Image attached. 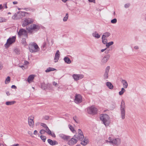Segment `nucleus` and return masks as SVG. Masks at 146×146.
<instances>
[{"mask_svg": "<svg viewBox=\"0 0 146 146\" xmlns=\"http://www.w3.org/2000/svg\"><path fill=\"white\" fill-rule=\"evenodd\" d=\"M100 119L106 126H108L110 123L109 117L106 114H104L101 115Z\"/></svg>", "mask_w": 146, "mask_h": 146, "instance_id": "f257e3e1", "label": "nucleus"}, {"mask_svg": "<svg viewBox=\"0 0 146 146\" xmlns=\"http://www.w3.org/2000/svg\"><path fill=\"white\" fill-rule=\"evenodd\" d=\"M125 106L124 101L122 100L120 106V111L121 118L123 119H125Z\"/></svg>", "mask_w": 146, "mask_h": 146, "instance_id": "f03ea898", "label": "nucleus"}, {"mask_svg": "<svg viewBox=\"0 0 146 146\" xmlns=\"http://www.w3.org/2000/svg\"><path fill=\"white\" fill-rule=\"evenodd\" d=\"M29 49L30 52H36L39 48L37 44L34 42L30 44L29 45Z\"/></svg>", "mask_w": 146, "mask_h": 146, "instance_id": "7ed1b4c3", "label": "nucleus"}, {"mask_svg": "<svg viewBox=\"0 0 146 146\" xmlns=\"http://www.w3.org/2000/svg\"><path fill=\"white\" fill-rule=\"evenodd\" d=\"M40 29L39 27L37 25L33 24L29 27H27V29L29 32L32 33L33 31H37Z\"/></svg>", "mask_w": 146, "mask_h": 146, "instance_id": "20e7f679", "label": "nucleus"}, {"mask_svg": "<svg viewBox=\"0 0 146 146\" xmlns=\"http://www.w3.org/2000/svg\"><path fill=\"white\" fill-rule=\"evenodd\" d=\"M16 37L15 36H13L10 37L7 39L6 43L5 44L6 48H8L15 41Z\"/></svg>", "mask_w": 146, "mask_h": 146, "instance_id": "39448f33", "label": "nucleus"}, {"mask_svg": "<svg viewBox=\"0 0 146 146\" xmlns=\"http://www.w3.org/2000/svg\"><path fill=\"white\" fill-rule=\"evenodd\" d=\"M78 134H76L74 136V137H75L78 140L82 141L84 138L83 133L81 130L79 129L78 130Z\"/></svg>", "mask_w": 146, "mask_h": 146, "instance_id": "423d86ee", "label": "nucleus"}, {"mask_svg": "<svg viewBox=\"0 0 146 146\" xmlns=\"http://www.w3.org/2000/svg\"><path fill=\"white\" fill-rule=\"evenodd\" d=\"M88 112L90 114H95L97 111V109L94 106H92L88 109Z\"/></svg>", "mask_w": 146, "mask_h": 146, "instance_id": "0eeeda50", "label": "nucleus"}, {"mask_svg": "<svg viewBox=\"0 0 146 146\" xmlns=\"http://www.w3.org/2000/svg\"><path fill=\"white\" fill-rule=\"evenodd\" d=\"M82 101V99L81 96L79 94H76L74 100V102L77 104H78L81 103Z\"/></svg>", "mask_w": 146, "mask_h": 146, "instance_id": "6e6552de", "label": "nucleus"}, {"mask_svg": "<svg viewBox=\"0 0 146 146\" xmlns=\"http://www.w3.org/2000/svg\"><path fill=\"white\" fill-rule=\"evenodd\" d=\"M33 21V20L32 19L29 18L25 19L22 24V26L23 27H25L29 24L32 23Z\"/></svg>", "mask_w": 146, "mask_h": 146, "instance_id": "1a4fd4ad", "label": "nucleus"}, {"mask_svg": "<svg viewBox=\"0 0 146 146\" xmlns=\"http://www.w3.org/2000/svg\"><path fill=\"white\" fill-rule=\"evenodd\" d=\"M110 54H107L105 56L101 59V63L102 64H106L108 60L110 57Z\"/></svg>", "mask_w": 146, "mask_h": 146, "instance_id": "9d476101", "label": "nucleus"}, {"mask_svg": "<svg viewBox=\"0 0 146 146\" xmlns=\"http://www.w3.org/2000/svg\"><path fill=\"white\" fill-rule=\"evenodd\" d=\"M34 117L30 116L28 118V122L29 125L31 127H33L34 125L33 119Z\"/></svg>", "mask_w": 146, "mask_h": 146, "instance_id": "9b49d317", "label": "nucleus"}, {"mask_svg": "<svg viewBox=\"0 0 146 146\" xmlns=\"http://www.w3.org/2000/svg\"><path fill=\"white\" fill-rule=\"evenodd\" d=\"M110 69V66H107L105 69V72L104 75V79H107L108 78V73Z\"/></svg>", "mask_w": 146, "mask_h": 146, "instance_id": "f8f14e48", "label": "nucleus"}, {"mask_svg": "<svg viewBox=\"0 0 146 146\" xmlns=\"http://www.w3.org/2000/svg\"><path fill=\"white\" fill-rule=\"evenodd\" d=\"M84 75L81 74H74L72 75V77L75 81H77L79 79L82 78L84 77Z\"/></svg>", "mask_w": 146, "mask_h": 146, "instance_id": "ddd939ff", "label": "nucleus"}, {"mask_svg": "<svg viewBox=\"0 0 146 146\" xmlns=\"http://www.w3.org/2000/svg\"><path fill=\"white\" fill-rule=\"evenodd\" d=\"M59 137L64 141H67L70 138L69 136L63 134H60L59 135Z\"/></svg>", "mask_w": 146, "mask_h": 146, "instance_id": "4468645a", "label": "nucleus"}, {"mask_svg": "<svg viewBox=\"0 0 146 146\" xmlns=\"http://www.w3.org/2000/svg\"><path fill=\"white\" fill-rule=\"evenodd\" d=\"M76 138L73 137V138H71V139L68 142V143L69 145H73L76 144L77 142V139H75Z\"/></svg>", "mask_w": 146, "mask_h": 146, "instance_id": "2eb2a0df", "label": "nucleus"}, {"mask_svg": "<svg viewBox=\"0 0 146 146\" xmlns=\"http://www.w3.org/2000/svg\"><path fill=\"white\" fill-rule=\"evenodd\" d=\"M60 54H59V51L58 50L56 51L55 55V57L54 58V62H57L60 57Z\"/></svg>", "mask_w": 146, "mask_h": 146, "instance_id": "dca6fc26", "label": "nucleus"}, {"mask_svg": "<svg viewBox=\"0 0 146 146\" xmlns=\"http://www.w3.org/2000/svg\"><path fill=\"white\" fill-rule=\"evenodd\" d=\"M27 33L26 31L23 29H21L18 32V34L19 36H21L23 35H25Z\"/></svg>", "mask_w": 146, "mask_h": 146, "instance_id": "f3484780", "label": "nucleus"}, {"mask_svg": "<svg viewBox=\"0 0 146 146\" xmlns=\"http://www.w3.org/2000/svg\"><path fill=\"white\" fill-rule=\"evenodd\" d=\"M48 143L51 145H57L58 144V142L56 141H53L50 139H48L47 140Z\"/></svg>", "mask_w": 146, "mask_h": 146, "instance_id": "a211bd4d", "label": "nucleus"}, {"mask_svg": "<svg viewBox=\"0 0 146 146\" xmlns=\"http://www.w3.org/2000/svg\"><path fill=\"white\" fill-rule=\"evenodd\" d=\"M88 142V139L87 137H85L83 141H82L81 144L84 146L86 145Z\"/></svg>", "mask_w": 146, "mask_h": 146, "instance_id": "6ab92c4d", "label": "nucleus"}, {"mask_svg": "<svg viewBox=\"0 0 146 146\" xmlns=\"http://www.w3.org/2000/svg\"><path fill=\"white\" fill-rule=\"evenodd\" d=\"M50 86V84H46L44 82L41 84V88L44 90H45L48 88V86Z\"/></svg>", "mask_w": 146, "mask_h": 146, "instance_id": "aec40b11", "label": "nucleus"}, {"mask_svg": "<svg viewBox=\"0 0 146 146\" xmlns=\"http://www.w3.org/2000/svg\"><path fill=\"white\" fill-rule=\"evenodd\" d=\"M106 86L108 88L111 90H112L113 88V86L112 84L110 82H107L106 83Z\"/></svg>", "mask_w": 146, "mask_h": 146, "instance_id": "412c9836", "label": "nucleus"}, {"mask_svg": "<svg viewBox=\"0 0 146 146\" xmlns=\"http://www.w3.org/2000/svg\"><path fill=\"white\" fill-rule=\"evenodd\" d=\"M92 36L96 38H99L100 36L96 31H94L92 34Z\"/></svg>", "mask_w": 146, "mask_h": 146, "instance_id": "4be33fe9", "label": "nucleus"}, {"mask_svg": "<svg viewBox=\"0 0 146 146\" xmlns=\"http://www.w3.org/2000/svg\"><path fill=\"white\" fill-rule=\"evenodd\" d=\"M120 142V140L119 138L114 139H112V144L115 145L119 144Z\"/></svg>", "mask_w": 146, "mask_h": 146, "instance_id": "5701e85b", "label": "nucleus"}, {"mask_svg": "<svg viewBox=\"0 0 146 146\" xmlns=\"http://www.w3.org/2000/svg\"><path fill=\"white\" fill-rule=\"evenodd\" d=\"M121 82L123 83V88H126L127 87L128 84L125 80H122Z\"/></svg>", "mask_w": 146, "mask_h": 146, "instance_id": "b1692460", "label": "nucleus"}, {"mask_svg": "<svg viewBox=\"0 0 146 146\" xmlns=\"http://www.w3.org/2000/svg\"><path fill=\"white\" fill-rule=\"evenodd\" d=\"M64 60L66 63L68 64H70L71 63V61L68 57H65L64 58Z\"/></svg>", "mask_w": 146, "mask_h": 146, "instance_id": "393cba45", "label": "nucleus"}, {"mask_svg": "<svg viewBox=\"0 0 146 146\" xmlns=\"http://www.w3.org/2000/svg\"><path fill=\"white\" fill-rule=\"evenodd\" d=\"M35 75H31L28 77L27 80L29 83H30L31 81L33 80L34 78Z\"/></svg>", "mask_w": 146, "mask_h": 146, "instance_id": "a878e982", "label": "nucleus"}, {"mask_svg": "<svg viewBox=\"0 0 146 146\" xmlns=\"http://www.w3.org/2000/svg\"><path fill=\"white\" fill-rule=\"evenodd\" d=\"M47 44L46 42H43L42 46L41 48L43 50H45L47 48Z\"/></svg>", "mask_w": 146, "mask_h": 146, "instance_id": "bb28decb", "label": "nucleus"}, {"mask_svg": "<svg viewBox=\"0 0 146 146\" xmlns=\"http://www.w3.org/2000/svg\"><path fill=\"white\" fill-rule=\"evenodd\" d=\"M15 102H16L15 101H7L6 102L5 104L8 106L14 104Z\"/></svg>", "mask_w": 146, "mask_h": 146, "instance_id": "cd10ccee", "label": "nucleus"}, {"mask_svg": "<svg viewBox=\"0 0 146 146\" xmlns=\"http://www.w3.org/2000/svg\"><path fill=\"white\" fill-rule=\"evenodd\" d=\"M55 70H56V69L55 68L51 67H49L45 70V71L46 72H48L50 71H53Z\"/></svg>", "mask_w": 146, "mask_h": 146, "instance_id": "c85d7f7f", "label": "nucleus"}, {"mask_svg": "<svg viewBox=\"0 0 146 146\" xmlns=\"http://www.w3.org/2000/svg\"><path fill=\"white\" fill-rule=\"evenodd\" d=\"M102 43L104 44H106L107 42V40L106 38L102 37Z\"/></svg>", "mask_w": 146, "mask_h": 146, "instance_id": "c756f323", "label": "nucleus"}, {"mask_svg": "<svg viewBox=\"0 0 146 146\" xmlns=\"http://www.w3.org/2000/svg\"><path fill=\"white\" fill-rule=\"evenodd\" d=\"M110 35V33L109 32H106L104 33V34L102 36L106 38L109 36Z\"/></svg>", "mask_w": 146, "mask_h": 146, "instance_id": "7c9ffc66", "label": "nucleus"}, {"mask_svg": "<svg viewBox=\"0 0 146 146\" xmlns=\"http://www.w3.org/2000/svg\"><path fill=\"white\" fill-rule=\"evenodd\" d=\"M125 91V90L124 88H121V91L119 92V94L120 95H122Z\"/></svg>", "mask_w": 146, "mask_h": 146, "instance_id": "2f4dec72", "label": "nucleus"}, {"mask_svg": "<svg viewBox=\"0 0 146 146\" xmlns=\"http://www.w3.org/2000/svg\"><path fill=\"white\" fill-rule=\"evenodd\" d=\"M113 44V41H111L108 43H107L106 44V46L107 48L109 47L110 46L112 45Z\"/></svg>", "mask_w": 146, "mask_h": 146, "instance_id": "473e14b6", "label": "nucleus"}, {"mask_svg": "<svg viewBox=\"0 0 146 146\" xmlns=\"http://www.w3.org/2000/svg\"><path fill=\"white\" fill-rule=\"evenodd\" d=\"M10 81V77L9 76H8L6 78L5 80V84H7L9 83Z\"/></svg>", "mask_w": 146, "mask_h": 146, "instance_id": "72a5a7b5", "label": "nucleus"}, {"mask_svg": "<svg viewBox=\"0 0 146 146\" xmlns=\"http://www.w3.org/2000/svg\"><path fill=\"white\" fill-rule=\"evenodd\" d=\"M46 132L48 134L50 135V134H51V131L49 129L48 127L46 129Z\"/></svg>", "mask_w": 146, "mask_h": 146, "instance_id": "f704fd0d", "label": "nucleus"}, {"mask_svg": "<svg viewBox=\"0 0 146 146\" xmlns=\"http://www.w3.org/2000/svg\"><path fill=\"white\" fill-rule=\"evenodd\" d=\"M41 139L44 142H45L46 139V137L43 135H41L40 137Z\"/></svg>", "mask_w": 146, "mask_h": 146, "instance_id": "c9c22d12", "label": "nucleus"}, {"mask_svg": "<svg viewBox=\"0 0 146 146\" xmlns=\"http://www.w3.org/2000/svg\"><path fill=\"white\" fill-rule=\"evenodd\" d=\"M111 23L113 24L116 23L117 22V19L116 18H114L111 20Z\"/></svg>", "mask_w": 146, "mask_h": 146, "instance_id": "e433bc0d", "label": "nucleus"}, {"mask_svg": "<svg viewBox=\"0 0 146 146\" xmlns=\"http://www.w3.org/2000/svg\"><path fill=\"white\" fill-rule=\"evenodd\" d=\"M68 13H66L65 17H64L63 19V20L64 21H67L68 18Z\"/></svg>", "mask_w": 146, "mask_h": 146, "instance_id": "4c0bfd02", "label": "nucleus"}, {"mask_svg": "<svg viewBox=\"0 0 146 146\" xmlns=\"http://www.w3.org/2000/svg\"><path fill=\"white\" fill-rule=\"evenodd\" d=\"M69 126L70 130L72 131V132L74 133L75 131V130L74 129L73 127L70 125H69Z\"/></svg>", "mask_w": 146, "mask_h": 146, "instance_id": "58836bf2", "label": "nucleus"}, {"mask_svg": "<svg viewBox=\"0 0 146 146\" xmlns=\"http://www.w3.org/2000/svg\"><path fill=\"white\" fill-rule=\"evenodd\" d=\"M7 20L4 18L0 17V23L6 21Z\"/></svg>", "mask_w": 146, "mask_h": 146, "instance_id": "ea45409f", "label": "nucleus"}, {"mask_svg": "<svg viewBox=\"0 0 146 146\" xmlns=\"http://www.w3.org/2000/svg\"><path fill=\"white\" fill-rule=\"evenodd\" d=\"M21 42L22 44H25L26 43V39L24 38H22L21 41Z\"/></svg>", "mask_w": 146, "mask_h": 146, "instance_id": "a19ab883", "label": "nucleus"}, {"mask_svg": "<svg viewBox=\"0 0 146 146\" xmlns=\"http://www.w3.org/2000/svg\"><path fill=\"white\" fill-rule=\"evenodd\" d=\"M41 125L45 128V129L48 127L47 125L44 123H41Z\"/></svg>", "mask_w": 146, "mask_h": 146, "instance_id": "79ce46f5", "label": "nucleus"}, {"mask_svg": "<svg viewBox=\"0 0 146 146\" xmlns=\"http://www.w3.org/2000/svg\"><path fill=\"white\" fill-rule=\"evenodd\" d=\"M46 132V131L43 129H41L40 130V133L41 134H44Z\"/></svg>", "mask_w": 146, "mask_h": 146, "instance_id": "37998d69", "label": "nucleus"}, {"mask_svg": "<svg viewBox=\"0 0 146 146\" xmlns=\"http://www.w3.org/2000/svg\"><path fill=\"white\" fill-rule=\"evenodd\" d=\"M130 4L129 3L126 4L125 5L124 7L126 8H127L129 7Z\"/></svg>", "mask_w": 146, "mask_h": 146, "instance_id": "c03bdc74", "label": "nucleus"}, {"mask_svg": "<svg viewBox=\"0 0 146 146\" xmlns=\"http://www.w3.org/2000/svg\"><path fill=\"white\" fill-rule=\"evenodd\" d=\"M52 84L54 86L56 87L58 86V84L56 83V82L54 81L53 82Z\"/></svg>", "mask_w": 146, "mask_h": 146, "instance_id": "a18cd8bd", "label": "nucleus"}, {"mask_svg": "<svg viewBox=\"0 0 146 146\" xmlns=\"http://www.w3.org/2000/svg\"><path fill=\"white\" fill-rule=\"evenodd\" d=\"M44 118L45 119L48 120L49 118V117L48 116H45Z\"/></svg>", "mask_w": 146, "mask_h": 146, "instance_id": "49530a36", "label": "nucleus"}, {"mask_svg": "<svg viewBox=\"0 0 146 146\" xmlns=\"http://www.w3.org/2000/svg\"><path fill=\"white\" fill-rule=\"evenodd\" d=\"M15 52L17 54H18L19 53V51L17 49H16L14 50Z\"/></svg>", "mask_w": 146, "mask_h": 146, "instance_id": "de8ad7c7", "label": "nucleus"}, {"mask_svg": "<svg viewBox=\"0 0 146 146\" xmlns=\"http://www.w3.org/2000/svg\"><path fill=\"white\" fill-rule=\"evenodd\" d=\"M27 13H26L25 12H22V13L21 15H23L24 16H25L26 15V14H27Z\"/></svg>", "mask_w": 146, "mask_h": 146, "instance_id": "09e8293b", "label": "nucleus"}, {"mask_svg": "<svg viewBox=\"0 0 146 146\" xmlns=\"http://www.w3.org/2000/svg\"><path fill=\"white\" fill-rule=\"evenodd\" d=\"M11 88H13V89H16L17 88V87L15 86L14 85H13L11 86Z\"/></svg>", "mask_w": 146, "mask_h": 146, "instance_id": "8fccbe9b", "label": "nucleus"}, {"mask_svg": "<svg viewBox=\"0 0 146 146\" xmlns=\"http://www.w3.org/2000/svg\"><path fill=\"white\" fill-rule=\"evenodd\" d=\"M49 135H51L53 137H55L56 136L55 135L54 133H51V134H50Z\"/></svg>", "mask_w": 146, "mask_h": 146, "instance_id": "3c124183", "label": "nucleus"}, {"mask_svg": "<svg viewBox=\"0 0 146 146\" xmlns=\"http://www.w3.org/2000/svg\"><path fill=\"white\" fill-rule=\"evenodd\" d=\"M73 119H74V120L76 121V123H78V122L76 120V117L75 116V117H73Z\"/></svg>", "mask_w": 146, "mask_h": 146, "instance_id": "603ef678", "label": "nucleus"}, {"mask_svg": "<svg viewBox=\"0 0 146 146\" xmlns=\"http://www.w3.org/2000/svg\"><path fill=\"white\" fill-rule=\"evenodd\" d=\"M90 2L95 3V0H88Z\"/></svg>", "mask_w": 146, "mask_h": 146, "instance_id": "864d4df0", "label": "nucleus"}, {"mask_svg": "<svg viewBox=\"0 0 146 146\" xmlns=\"http://www.w3.org/2000/svg\"><path fill=\"white\" fill-rule=\"evenodd\" d=\"M37 133L38 132L37 131L35 130L34 131V134L35 135H36L37 134Z\"/></svg>", "mask_w": 146, "mask_h": 146, "instance_id": "5fc2aeb1", "label": "nucleus"}, {"mask_svg": "<svg viewBox=\"0 0 146 146\" xmlns=\"http://www.w3.org/2000/svg\"><path fill=\"white\" fill-rule=\"evenodd\" d=\"M139 48V47L137 46H135L134 47V48L136 50L138 49Z\"/></svg>", "mask_w": 146, "mask_h": 146, "instance_id": "6e6d98bb", "label": "nucleus"}, {"mask_svg": "<svg viewBox=\"0 0 146 146\" xmlns=\"http://www.w3.org/2000/svg\"><path fill=\"white\" fill-rule=\"evenodd\" d=\"M106 49H107V48H105L104 49H102L101 50V52H103L105 51V50H106Z\"/></svg>", "mask_w": 146, "mask_h": 146, "instance_id": "4d7b16f0", "label": "nucleus"}, {"mask_svg": "<svg viewBox=\"0 0 146 146\" xmlns=\"http://www.w3.org/2000/svg\"><path fill=\"white\" fill-rule=\"evenodd\" d=\"M6 94H7V96H9L10 95V93H9V92H8V91L7 92H6Z\"/></svg>", "mask_w": 146, "mask_h": 146, "instance_id": "13d9d810", "label": "nucleus"}, {"mask_svg": "<svg viewBox=\"0 0 146 146\" xmlns=\"http://www.w3.org/2000/svg\"><path fill=\"white\" fill-rule=\"evenodd\" d=\"M19 145L18 144H15L13 145H12L11 146H19Z\"/></svg>", "mask_w": 146, "mask_h": 146, "instance_id": "bf43d9fd", "label": "nucleus"}, {"mask_svg": "<svg viewBox=\"0 0 146 146\" xmlns=\"http://www.w3.org/2000/svg\"><path fill=\"white\" fill-rule=\"evenodd\" d=\"M3 7H5V8L6 9L7 8V6L6 4H4L3 5Z\"/></svg>", "mask_w": 146, "mask_h": 146, "instance_id": "052dcab7", "label": "nucleus"}, {"mask_svg": "<svg viewBox=\"0 0 146 146\" xmlns=\"http://www.w3.org/2000/svg\"><path fill=\"white\" fill-rule=\"evenodd\" d=\"M13 3L14 4H17L18 3L17 1H14L13 2Z\"/></svg>", "mask_w": 146, "mask_h": 146, "instance_id": "680f3d73", "label": "nucleus"}, {"mask_svg": "<svg viewBox=\"0 0 146 146\" xmlns=\"http://www.w3.org/2000/svg\"><path fill=\"white\" fill-rule=\"evenodd\" d=\"M64 3H65L67 1V0H61Z\"/></svg>", "mask_w": 146, "mask_h": 146, "instance_id": "e2e57ef3", "label": "nucleus"}, {"mask_svg": "<svg viewBox=\"0 0 146 146\" xmlns=\"http://www.w3.org/2000/svg\"><path fill=\"white\" fill-rule=\"evenodd\" d=\"M3 8V6L2 5H0V9H2Z\"/></svg>", "mask_w": 146, "mask_h": 146, "instance_id": "0e129e2a", "label": "nucleus"}, {"mask_svg": "<svg viewBox=\"0 0 146 146\" xmlns=\"http://www.w3.org/2000/svg\"><path fill=\"white\" fill-rule=\"evenodd\" d=\"M109 143H110L112 144V140H111L109 141Z\"/></svg>", "mask_w": 146, "mask_h": 146, "instance_id": "69168bd1", "label": "nucleus"}, {"mask_svg": "<svg viewBox=\"0 0 146 146\" xmlns=\"http://www.w3.org/2000/svg\"><path fill=\"white\" fill-rule=\"evenodd\" d=\"M25 64H28L29 63V62H27V61H26L25 62Z\"/></svg>", "mask_w": 146, "mask_h": 146, "instance_id": "338daca9", "label": "nucleus"}, {"mask_svg": "<svg viewBox=\"0 0 146 146\" xmlns=\"http://www.w3.org/2000/svg\"><path fill=\"white\" fill-rule=\"evenodd\" d=\"M0 146H4L3 144L0 143Z\"/></svg>", "mask_w": 146, "mask_h": 146, "instance_id": "774afa93", "label": "nucleus"}]
</instances>
